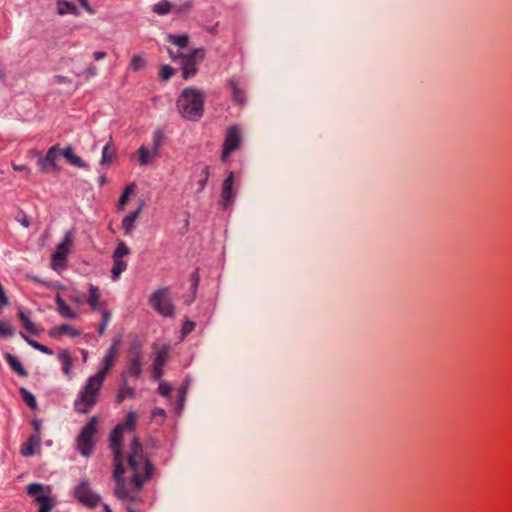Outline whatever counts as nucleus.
<instances>
[{
	"instance_id": "nucleus-18",
	"label": "nucleus",
	"mask_w": 512,
	"mask_h": 512,
	"mask_svg": "<svg viewBox=\"0 0 512 512\" xmlns=\"http://www.w3.org/2000/svg\"><path fill=\"white\" fill-rule=\"evenodd\" d=\"M172 10L177 13L181 11L179 7H173L168 0H161L152 7V11L160 16L170 13Z\"/></svg>"
},
{
	"instance_id": "nucleus-38",
	"label": "nucleus",
	"mask_w": 512,
	"mask_h": 512,
	"mask_svg": "<svg viewBox=\"0 0 512 512\" xmlns=\"http://www.w3.org/2000/svg\"><path fill=\"white\" fill-rule=\"evenodd\" d=\"M163 134L160 131H155L152 137V153L154 156L159 155V149L162 143Z\"/></svg>"
},
{
	"instance_id": "nucleus-20",
	"label": "nucleus",
	"mask_w": 512,
	"mask_h": 512,
	"mask_svg": "<svg viewBox=\"0 0 512 512\" xmlns=\"http://www.w3.org/2000/svg\"><path fill=\"white\" fill-rule=\"evenodd\" d=\"M135 391L127 384L126 374H122V384L116 396V401L121 403L125 398H133Z\"/></svg>"
},
{
	"instance_id": "nucleus-3",
	"label": "nucleus",
	"mask_w": 512,
	"mask_h": 512,
	"mask_svg": "<svg viewBox=\"0 0 512 512\" xmlns=\"http://www.w3.org/2000/svg\"><path fill=\"white\" fill-rule=\"evenodd\" d=\"M177 108L185 119L198 121L204 111L203 92L194 87L185 88L177 100Z\"/></svg>"
},
{
	"instance_id": "nucleus-40",
	"label": "nucleus",
	"mask_w": 512,
	"mask_h": 512,
	"mask_svg": "<svg viewBox=\"0 0 512 512\" xmlns=\"http://www.w3.org/2000/svg\"><path fill=\"white\" fill-rule=\"evenodd\" d=\"M169 40L179 48L187 46L189 38L187 35H169Z\"/></svg>"
},
{
	"instance_id": "nucleus-23",
	"label": "nucleus",
	"mask_w": 512,
	"mask_h": 512,
	"mask_svg": "<svg viewBox=\"0 0 512 512\" xmlns=\"http://www.w3.org/2000/svg\"><path fill=\"white\" fill-rule=\"evenodd\" d=\"M115 148L112 144V140L110 139L109 142L102 148V156L100 160L101 165L109 164L115 157Z\"/></svg>"
},
{
	"instance_id": "nucleus-53",
	"label": "nucleus",
	"mask_w": 512,
	"mask_h": 512,
	"mask_svg": "<svg viewBox=\"0 0 512 512\" xmlns=\"http://www.w3.org/2000/svg\"><path fill=\"white\" fill-rule=\"evenodd\" d=\"M32 425L35 429V434H39L40 431V422L38 420H33Z\"/></svg>"
},
{
	"instance_id": "nucleus-41",
	"label": "nucleus",
	"mask_w": 512,
	"mask_h": 512,
	"mask_svg": "<svg viewBox=\"0 0 512 512\" xmlns=\"http://www.w3.org/2000/svg\"><path fill=\"white\" fill-rule=\"evenodd\" d=\"M110 320H111V313L107 310L102 311V322L98 328V333L100 336L104 335Z\"/></svg>"
},
{
	"instance_id": "nucleus-2",
	"label": "nucleus",
	"mask_w": 512,
	"mask_h": 512,
	"mask_svg": "<svg viewBox=\"0 0 512 512\" xmlns=\"http://www.w3.org/2000/svg\"><path fill=\"white\" fill-rule=\"evenodd\" d=\"M118 344L119 340H115L109 347L103 358L101 370H99L95 375L90 376L86 384L79 391L78 396L74 401V409L76 412L86 414L97 403L98 395L103 386L106 375L116 361Z\"/></svg>"
},
{
	"instance_id": "nucleus-58",
	"label": "nucleus",
	"mask_w": 512,
	"mask_h": 512,
	"mask_svg": "<svg viewBox=\"0 0 512 512\" xmlns=\"http://www.w3.org/2000/svg\"><path fill=\"white\" fill-rule=\"evenodd\" d=\"M83 358H84V361H86V359H87V352L86 351L83 352Z\"/></svg>"
},
{
	"instance_id": "nucleus-9",
	"label": "nucleus",
	"mask_w": 512,
	"mask_h": 512,
	"mask_svg": "<svg viewBox=\"0 0 512 512\" xmlns=\"http://www.w3.org/2000/svg\"><path fill=\"white\" fill-rule=\"evenodd\" d=\"M61 150L59 145H54L46 153L45 157L39 156L37 160V165L42 173H48L50 171H57L58 166L56 164V160L58 156L61 154Z\"/></svg>"
},
{
	"instance_id": "nucleus-30",
	"label": "nucleus",
	"mask_w": 512,
	"mask_h": 512,
	"mask_svg": "<svg viewBox=\"0 0 512 512\" xmlns=\"http://www.w3.org/2000/svg\"><path fill=\"white\" fill-rule=\"evenodd\" d=\"M229 85L232 89V99L233 102L236 104H243L244 103V94L238 87L236 81L234 79L229 80Z\"/></svg>"
},
{
	"instance_id": "nucleus-6",
	"label": "nucleus",
	"mask_w": 512,
	"mask_h": 512,
	"mask_svg": "<svg viewBox=\"0 0 512 512\" xmlns=\"http://www.w3.org/2000/svg\"><path fill=\"white\" fill-rule=\"evenodd\" d=\"M73 240V233L71 231H67L63 240L57 245L55 252L51 256L52 267L54 270L65 267L67 256L73 245Z\"/></svg>"
},
{
	"instance_id": "nucleus-44",
	"label": "nucleus",
	"mask_w": 512,
	"mask_h": 512,
	"mask_svg": "<svg viewBox=\"0 0 512 512\" xmlns=\"http://www.w3.org/2000/svg\"><path fill=\"white\" fill-rule=\"evenodd\" d=\"M201 175H202V179L199 181V188H198L199 192L204 190L207 180H208V177H209V168L207 166L203 168Z\"/></svg>"
},
{
	"instance_id": "nucleus-37",
	"label": "nucleus",
	"mask_w": 512,
	"mask_h": 512,
	"mask_svg": "<svg viewBox=\"0 0 512 512\" xmlns=\"http://www.w3.org/2000/svg\"><path fill=\"white\" fill-rule=\"evenodd\" d=\"M181 57H184V58L189 59V60H194L195 63L198 64V63H200V62H202L204 60L205 50L202 49V48H198V49L193 50L189 54L182 55Z\"/></svg>"
},
{
	"instance_id": "nucleus-48",
	"label": "nucleus",
	"mask_w": 512,
	"mask_h": 512,
	"mask_svg": "<svg viewBox=\"0 0 512 512\" xmlns=\"http://www.w3.org/2000/svg\"><path fill=\"white\" fill-rule=\"evenodd\" d=\"M12 167L15 171L26 172L27 176H29L31 173L30 169L24 164L18 165V164L13 163Z\"/></svg>"
},
{
	"instance_id": "nucleus-34",
	"label": "nucleus",
	"mask_w": 512,
	"mask_h": 512,
	"mask_svg": "<svg viewBox=\"0 0 512 512\" xmlns=\"http://www.w3.org/2000/svg\"><path fill=\"white\" fill-rule=\"evenodd\" d=\"M134 188H135V184L132 183L124 189V192L118 201V208L120 210H123L124 207L126 206V204L128 203L129 197L132 194V192L134 191Z\"/></svg>"
},
{
	"instance_id": "nucleus-47",
	"label": "nucleus",
	"mask_w": 512,
	"mask_h": 512,
	"mask_svg": "<svg viewBox=\"0 0 512 512\" xmlns=\"http://www.w3.org/2000/svg\"><path fill=\"white\" fill-rule=\"evenodd\" d=\"M195 328V323L193 321H186L183 325L182 332L184 335L191 333Z\"/></svg>"
},
{
	"instance_id": "nucleus-8",
	"label": "nucleus",
	"mask_w": 512,
	"mask_h": 512,
	"mask_svg": "<svg viewBox=\"0 0 512 512\" xmlns=\"http://www.w3.org/2000/svg\"><path fill=\"white\" fill-rule=\"evenodd\" d=\"M240 144L241 136L238 127H229L226 131L221 160L225 162L229 155L240 147Z\"/></svg>"
},
{
	"instance_id": "nucleus-35",
	"label": "nucleus",
	"mask_w": 512,
	"mask_h": 512,
	"mask_svg": "<svg viewBox=\"0 0 512 512\" xmlns=\"http://www.w3.org/2000/svg\"><path fill=\"white\" fill-rule=\"evenodd\" d=\"M20 394L25 403L33 410L37 408V402L35 396L29 392L26 388H20Z\"/></svg>"
},
{
	"instance_id": "nucleus-60",
	"label": "nucleus",
	"mask_w": 512,
	"mask_h": 512,
	"mask_svg": "<svg viewBox=\"0 0 512 512\" xmlns=\"http://www.w3.org/2000/svg\"><path fill=\"white\" fill-rule=\"evenodd\" d=\"M3 75L4 74H3L2 70L0 69V77H3Z\"/></svg>"
},
{
	"instance_id": "nucleus-39",
	"label": "nucleus",
	"mask_w": 512,
	"mask_h": 512,
	"mask_svg": "<svg viewBox=\"0 0 512 512\" xmlns=\"http://www.w3.org/2000/svg\"><path fill=\"white\" fill-rule=\"evenodd\" d=\"M129 254V247L124 242H119L115 251L113 252L112 258L122 259L124 256Z\"/></svg>"
},
{
	"instance_id": "nucleus-29",
	"label": "nucleus",
	"mask_w": 512,
	"mask_h": 512,
	"mask_svg": "<svg viewBox=\"0 0 512 512\" xmlns=\"http://www.w3.org/2000/svg\"><path fill=\"white\" fill-rule=\"evenodd\" d=\"M19 319L24 326V328L33 335H38L39 331L36 328L35 324L29 319L28 316L25 315L23 311H19L18 313Z\"/></svg>"
},
{
	"instance_id": "nucleus-13",
	"label": "nucleus",
	"mask_w": 512,
	"mask_h": 512,
	"mask_svg": "<svg viewBox=\"0 0 512 512\" xmlns=\"http://www.w3.org/2000/svg\"><path fill=\"white\" fill-rule=\"evenodd\" d=\"M40 435L32 434L25 443L22 444L20 453L22 456L29 457L34 455L35 448L40 445Z\"/></svg>"
},
{
	"instance_id": "nucleus-19",
	"label": "nucleus",
	"mask_w": 512,
	"mask_h": 512,
	"mask_svg": "<svg viewBox=\"0 0 512 512\" xmlns=\"http://www.w3.org/2000/svg\"><path fill=\"white\" fill-rule=\"evenodd\" d=\"M182 60V77L188 80L194 77L197 73V63L194 60H189L181 57Z\"/></svg>"
},
{
	"instance_id": "nucleus-26",
	"label": "nucleus",
	"mask_w": 512,
	"mask_h": 512,
	"mask_svg": "<svg viewBox=\"0 0 512 512\" xmlns=\"http://www.w3.org/2000/svg\"><path fill=\"white\" fill-rule=\"evenodd\" d=\"M58 359L62 363V371L66 376H70L72 369V358L68 351H63L58 355Z\"/></svg>"
},
{
	"instance_id": "nucleus-31",
	"label": "nucleus",
	"mask_w": 512,
	"mask_h": 512,
	"mask_svg": "<svg viewBox=\"0 0 512 512\" xmlns=\"http://www.w3.org/2000/svg\"><path fill=\"white\" fill-rule=\"evenodd\" d=\"M44 491L45 486L40 483H31L27 486V494L34 497V500L39 496H45Z\"/></svg>"
},
{
	"instance_id": "nucleus-52",
	"label": "nucleus",
	"mask_w": 512,
	"mask_h": 512,
	"mask_svg": "<svg viewBox=\"0 0 512 512\" xmlns=\"http://www.w3.org/2000/svg\"><path fill=\"white\" fill-rule=\"evenodd\" d=\"M18 221L24 227H29L30 226V221L28 220V217L25 214H23L21 218H18Z\"/></svg>"
},
{
	"instance_id": "nucleus-1",
	"label": "nucleus",
	"mask_w": 512,
	"mask_h": 512,
	"mask_svg": "<svg viewBox=\"0 0 512 512\" xmlns=\"http://www.w3.org/2000/svg\"><path fill=\"white\" fill-rule=\"evenodd\" d=\"M137 414L130 411L126 421L118 424L110 434V448L113 455L114 496L124 502L140 501L139 492L145 482L153 475V465L144 455L143 446L137 437H133L130 449L122 452V438L126 431H132L136 425Z\"/></svg>"
},
{
	"instance_id": "nucleus-36",
	"label": "nucleus",
	"mask_w": 512,
	"mask_h": 512,
	"mask_svg": "<svg viewBox=\"0 0 512 512\" xmlns=\"http://www.w3.org/2000/svg\"><path fill=\"white\" fill-rule=\"evenodd\" d=\"M146 61L141 55H135L131 59V62L129 64V68L133 71H141L145 68Z\"/></svg>"
},
{
	"instance_id": "nucleus-50",
	"label": "nucleus",
	"mask_w": 512,
	"mask_h": 512,
	"mask_svg": "<svg viewBox=\"0 0 512 512\" xmlns=\"http://www.w3.org/2000/svg\"><path fill=\"white\" fill-rule=\"evenodd\" d=\"M53 80H54V82H55V83H57V84H64V83H68V82H70V80H69L67 77L62 76V75H56V76H54V77H53Z\"/></svg>"
},
{
	"instance_id": "nucleus-59",
	"label": "nucleus",
	"mask_w": 512,
	"mask_h": 512,
	"mask_svg": "<svg viewBox=\"0 0 512 512\" xmlns=\"http://www.w3.org/2000/svg\"><path fill=\"white\" fill-rule=\"evenodd\" d=\"M190 6H191V4H190V3L185 4V9H189V8H190Z\"/></svg>"
},
{
	"instance_id": "nucleus-54",
	"label": "nucleus",
	"mask_w": 512,
	"mask_h": 512,
	"mask_svg": "<svg viewBox=\"0 0 512 512\" xmlns=\"http://www.w3.org/2000/svg\"><path fill=\"white\" fill-rule=\"evenodd\" d=\"M169 54H170V57L172 58V60H176L178 58H181V56L183 55V54H176L175 55V54H173V52L171 50H169Z\"/></svg>"
},
{
	"instance_id": "nucleus-15",
	"label": "nucleus",
	"mask_w": 512,
	"mask_h": 512,
	"mask_svg": "<svg viewBox=\"0 0 512 512\" xmlns=\"http://www.w3.org/2000/svg\"><path fill=\"white\" fill-rule=\"evenodd\" d=\"M61 155H63L66 161L72 166L82 169L88 168V164L84 162L79 156L75 155L70 146L62 150Z\"/></svg>"
},
{
	"instance_id": "nucleus-21",
	"label": "nucleus",
	"mask_w": 512,
	"mask_h": 512,
	"mask_svg": "<svg viewBox=\"0 0 512 512\" xmlns=\"http://www.w3.org/2000/svg\"><path fill=\"white\" fill-rule=\"evenodd\" d=\"M57 12L59 15H78L79 11L77 7L70 1L67 0H57Z\"/></svg>"
},
{
	"instance_id": "nucleus-27",
	"label": "nucleus",
	"mask_w": 512,
	"mask_h": 512,
	"mask_svg": "<svg viewBox=\"0 0 512 512\" xmlns=\"http://www.w3.org/2000/svg\"><path fill=\"white\" fill-rule=\"evenodd\" d=\"M101 294L99 292V289L94 286H89V298L87 300L88 304L93 310H96L99 308V300H100Z\"/></svg>"
},
{
	"instance_id": "nucleus-49",
	"label": "nucleus",
	"mask_w": 512,
	"mask_h": 512,
	"mask_svg": "<svg viewBox=\"0 0 512 512\" xmlns=\"http://www.w3.org/2000/svg\"><path fill=\"white\" fill-rule=\"evenodd\" d=\"M78 2L89 14L95 13V10L90 6L88 0H78Z\"/></svg>"
},
{
	"instance_id": "nucleus-16",
	"label": "nucleus",
	"mask_w": 512,
	"mask_h": 512,
	"mask_svg": "<svg viewBox=\"0 0 512 512\" xmlns=\"http://www.w3.org/2000/svg\"><path fill=\"white\" fill-rule=\"evenodd\" d=\"M50 336L52 337H59L63 334H67L71 337H76L81 334L80 330L74 328L73 326L69 324H62L60 326L54 327L49 332Z\"/></svg>"
},
{
	"instance_id": "nucleus-57",
	"label": "nucleus",
	"mask_w": 512,
	"mask_h": 512,
	"mask_svg": "<svg viewBox=\"0 0 512 512\" xmlns=\"http://www.w3.org/2000/svg\"><path fill=\"white\" fill-rule=\"evenodd\" d=\"M105 181H106V180H105V177H101V178L99 179L100 184H104V183H105Z\"/></svg>"
},
{
	"instance_id": "nucleus-4",
	"label": "nucleus",
	"mask_w": 512,
	"mask_h": 512,
	"mask_svg": "<svg viewBox=\"0 0 512 512\" xmlns=\"http://www.w3.org/2000/svg\"><path fill=\"white\" fill-rule=\"evenodd\" d=\"M97 432V417L93 416L82 428L77 437V448L82 456L89 457L94 447V435Z\"/></svg>"
},
{
	"instance_id": "nucleus-11",
	"label": "nucleus",
	"mask_w": 512,
	"mask_h": 512,
	"mask_svg": "<svg viewBox=\"0 0 512 512\" xmlns=\"http://www.w3.org/2000/svg\"><path fill=\"white\" fill-rule=\"evenodd\" d=\"M169 355V346L162 345L156 352L153 362L152 376L155 380H158L163 375V367L166 364Z\"/></svg>"
},
{
	"instance_id": "nucleus-5",
	"label": "nucleus",
	"mask_w": 512,
	"mask_h": 512,
	"mask_svg": "<svg viewBox=\"0 0 512 512\" xmlns=\"http://www.w3.org/2000/svg\"><path fill=\"white\" fill-rule=\"evenodd\" d=\"M149 303L153 309L164 317L174 315V305L171 302L169 288L164 287L151 294Z\"/></svg>"
},
{
	"instance_id": "nucleus-12",
	"label": "nucleus",
	"mask_w": 512,
	"mask_h": 512,
	"mask_svg": "<svg viewBox=\"0 0 512 512\" xmlns=\"http://www.w3.org/2000/svg\"><path fill=\"white\" fill-rule=\"evenodd\" d=\"M233 184H234V175L232 172H230L228 177L224 180L223 187H222L221 197H222L224 208H227L229 205H231L234 200Z\"/></svg>"
},
{
	"instance_id": "nucleus-22",
	"label": "nucleus",
	"mask_w": 512,
	"mask_h": 512,
	"mask_svg": "<svg viewBox=\"0 0 512 512\" xmlns=\"http://www.w3.org/2000/svg\"><path fill=\"white\" fill-rule=\"evenodd\" d=\"M5 359L9 366L20 376L26 377L28 375L27 371L24 369L20 361L11 353H6Z\"/></svg>"
},
{
	"instance_id": "nucleus-33",
	"label": "nucleus",
	"mask_w": 512,
	"mask_h": 512,
	"mask_svg": "<svg viewBox=\"0 0 512 512\" xmlns=\"http://www.w3.org/2000/svg\"><path fill=\"white\" fill-rule=\"evenodd\" d=\"M21 336L34 349H36V350H38V351H40L42 353L48 354V355H52L53 354V352H52V350L50 348H48L47 346H45L43 344H40V343L30 339L24 333H21Z\"/></svg>"
},
{
	"instance_id": "nucleus-25",
	"label": "nucleus",
	"mask_w": 512,
	"mask_h": 512,
	"mask_svg": "<svg viewBox=\"0 0 512 512\" xmlns=\"http://www.w3.org/2000/svg\"><path fill=\"white\" fill-rule=\"evenodd\" d=\"M35 502L40 506L38 512H51L55 506V500L49 496H39Z\"/></svg>"
},
{
	"instance_id": "nucleus-55",
	"label": "nucleus",
	"mask_w": 512,
	"mask_h": 512,
	"mask_svg": "<svg viewBox=\"0 0 512 512\" xmlns=\"http://www.w3.org/2000/svg\"><path fill=\"white\" fill-rule=\"evenodd\" d=\"M103 509H104V511H105V512H112V510H111L110 506H109V505H107V504H104V505H103Z\"/></svg>"
},
{
	"instance_id": "nucleus-14",
	"label": "nucleus",
	"mask_w": 512,
	"mask_h": 512,
	"mask_svg": "<svg viewBox=\"0 0 512 512\" xmlns=\"http://www.w3.org/2000/svg\"><path fill=\"white\" fill-rule=\"evenodd\" d=\"M143 206H144V203L141 202V204L139 205V207L136 211L128 214L127 216H125L123 218L122 228L124 229L126 235H129L132 232V230L134 228V223L137 220V218L139 217L140 213L142 212Z\"/></svg>"
},
{
	"instance_id": "nucleus-17",
	"label": "nucleus",
	"mask_w": 512,
	"mask_h": 512,
	"mask_svg": "<svg viewBox=\"0 0 512 512\" xmlns=\"http://www.w3.org/2000/svg\"><path fill=\"white\" fill-rule=\"evenodd\" d=\"M55 302L57 304V311L60 316L68 319L77 318L78 314L67 305V303L60 297V295L56 296Z\"/></svg>"
},
{
	"instance_id": "nucleus-45",
	"label": "nucleus",
	"mask_w": 512,
	"mask_h": 512,
	"mask_svg": "<svg viewBox=\"0 0 512 512\" xmlns=\"http://www.w3.org/2000/svg\"><path fill=\"white\" fill-rule=\"evenodd\" d=\"M13 334V329L7 323L0 321V335L3 337H11Z\"/></svg>"
},
{
	"instance_id": "nucleus-7",
	"label": "nucleus",
	"mask_w": 512,
	"mask_h": 512,
	"mask_svg": "<svg viewBox=\"0 0 512 512\" xmlns=\"http://www.w3.org/2000/svg\"><path fill=\"white\" fill-rule=\"evenodd\" d=\"M74 496L83 505L95 508L101 501V496L92 491L87 480H82L74 488Z\"/></svg>"
},
{
	"instance_id": "nucleus-42",
	"label": "nucleus",
	"mask_w": 512,
	"mask_h": 512,
	"mask_svg": "<svg viewBox=\"0 0 512 512\" xmlns=\"http://www.w3.org/2000/svg\"><path fill=\"white\" fill-rule=\"evenodd\" d=\"M175 74V69L169 65H163L160 69V78L162 81H168Z\"/></svg>"
},
{
	"instance_id": "nucleus-24",
	"label": "nucleus",
	"mask_w": 512,
	"mask_h": 512,
	"mask_svg": "<svg viewBox=\"0 0 512 512\" xmlns=\"http://www.w3.org/2000/svg\"><path fill=\"white\" fill-rule=\"evenodd\" d=\"M113 259V266L111 269V278L113 281L119 279L120 275L127 269V262L123 259Z\"/></svg>"
},
{
	"instance_id": "nucleus-51",
	"label": "nucleus",
	"mask_w": 512,
	"mask_h": 512,
	"mask_svg": "<svg viewBox=\"0 0 512 512\" xmlns=\"http://www.w3.org/2000/svg\"><path fill=\"white\" fill-rule=\"evenodd\" d=\"M107 56V53L104 52V51H97L93 54V58L96 60V61H99V60H102L104 59L105 57Z\"/></svg>"
},
{
	"instance_id": "nucleus-43",
	"label": "nucleus",
	"mask_w": 512,
	"mask_h": 512,
	"mask_svg": "<svg viewBox=\"0 0 512 512\" xmlns=\"http://www.w3.org/2000/svg\"><path fill=\"white\" fill-rule=\"evenodd\" d=\"M81 75L84 76L86 79L95 77L98 75V69L95 65H90L81 73ZM78 76H80V74H78Z\"/></svg>"
},
{
	"instance_id": "nucleus-56",
	"label": "nucleus",
	"mask_w": 512,
	"mask_h": 512,
	"mask_svg": "<svg viewBox=\"0 0 512 512\" xmlns=\"http://www.w3.org/2000/svg\"><path fill=\"white\" fill-rule=\"evenodd\" d=\"M127 512H136L131 506L127 507Z\"/></svg>"
},
{
	"instance_id": "nucleus-10",
	"label": "nucleus",
	"mask_w": 512,
	"mask_h": 512,
	"mask_svg": "<svg viewBox=\"0 0 512 512\" xmlns=\"http://www.w3.org/2000/svg\"><path fill=\"white\" fill-rule=\"evenodd\" d=\"M142 365L143 353L139 348L133 347L130 350V358L128 360L127 369L122 374H126V378L128 376L139 378L142 373Z\"/></svg>"
},
{
	"instance_id": "nucleus-46",
	"label": "nucleus",
	"mask_w": 512,
	"mask_h": 512,
	"mask_svg": "<svg viewBox=\"0 0 512 512\" xmlns=\"http://www.w3.org/2000/svg\"><path fill=\"white\" fill-rule=\"evenodd\" d=\"M170 392H171L170 385L165 382H161L159 385V393L162 396L167 397L170 394Z\"/></svg>"
},
{
	"instance_id": "nucleus-28",
	"label": "nucleus",
	"mask_w": 512,
	"mask_h": 512,
	"mask_svg": "<svg viewBox=\"0 0 512 512\" xmlns=\"http://www.w3.org/2000/svg\"><path fill=\"white\" fill-rule=\"evenodd\" d=\"M155 156L152 153V149L149 150L146 146L142 145L138 149V161L141 166H146L149 164L151 158Z\"/></svg>"
},
{
	"instance_id": "nucleus-32",
	"label": "nucleus",
	"mask_w": 512,
	"mask_h": 512,
	"mask_svg": "<svg viewBox=\"0 0 512 512\" xmlns=\"http://www.w3.org/2000/svg\"><path fill=\"white\" fill-rule=\"evenodd\" d=\"M44 491L45 486L40 483H31L27 486V494L34 497V500L39 496H45Z\"/></svg>"
}]
</instances>
